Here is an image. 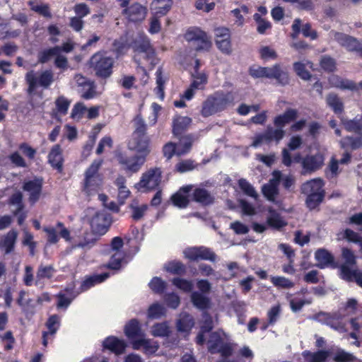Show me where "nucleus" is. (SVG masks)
Returning a JSON list of instances; mask_svg holds the SVG:
<instances>
[{"label":"nucleus","instance_id":"obj_1","mask_svg":"<svg viewBox=\"0 0 362 362\" xmlns=\"http://www.w3.org/2000/svg\"><path fill=\"white\" fill-rule=\"evenodd\" d=\"M234 99V95L231 92H216L209 96L203 103L201 111L202 115L207 117L221 112L233 104Z\"/></svg>","mask_w":362,"mask_h":362},{"label":"nucleus","instance_id":"obj_2","mask_svg":"<svg viewBox=\"0 0 362 362\" xmlns=\"http://www.w3.org/2000/svg\"><path fill=\"white\" fill-rule=\"evenodd\" d=\"M132 47L134 50V60L140 66L142 64L153 66L157 64L155 51L150 44V41L145 35H140L136 37Z\"/></svg>","mask_w":362,"mask_h":362},{"label":"nucleus","instance_id":"obj_3","mask_svg":"<svg viewBox=\"0 0 362 362\" xmlns=\"http://www.w3.org/2000/svg\"><path fill=\"white\" fill-rule=\"evenodd\" d=\"M102 160H94L85 172L82 192L88 197L97 194L102 189L103 179L98 173Z\"/></svg>","mask_w":362,"mask_h":362},{"label":"nucleus","instance_id":"obj_4","mask_svg":"<svg viewBox=\"0 0 362 362\" xmlns=\"http://www.w3.org/2000/svg\"><path fill=\"white\" fill-rule=\"evenodd\" d=\"M25 80L28 85L27 93L28 95H33L39 86L47 89L52 84L54 73L50 69H46L40 72L30 70L26 73Z\"/></svg>","mask_w":362,"mask_h":362},{"label":"nucleus","instance_id":"obj_5","mask_svg":"<svg viewBox=\"0 0 362 362\" xmlns=\"http://www.w3.org/2000/svg\"><path fill=\"white\" fill-rule=\"evenodd\" d=\"M86 216L88 217L93 232L100 235H104L111 223L109 214L105 211H97L93 208L86 210Z\"/></svg>","mask_w":362,"mask_h":362},{"label":"nucleus","instance_id":"obj_6","mask_svg":"<svg viewBox=\"0 0 362 362\" xmlns=\"http://www.w3.org/2000/svg\"><path fill=\"white\" fill-rule=\"evenodd\" d=\"M161 181V170L160 168H151L142 174L141 180L136 186L144 192L156 189Z\"/></svg>","mask_w":362,"mask_h":362},{"label":"nucleus","instance_id":"obj_7","mask_svg":"<svg viewBox=\"0 0 362 362\" xmlns=\"http://www.w3.org/2000/svg\"><path fill=\"white\" fill-rule=\"evenodd\" d=\"M113 63L112 58L99 53L94 54L90 59V64L96 74L103 78L109 77L111 75Z\"/></svg>","mask_w":362,"mask_h":362},{"label":"nucleus","instance_id":"obj_8","mask_svg":"<svg viewBox=\"0 0 362 362\" xmlns=\"http://www.w3.org/2000/svg\"><path fill=\"white\" fill-rule=\"evenodd\" d=\"M185 38L187 41L192 42L197 50H208L211 46L206 33L197 28L189 30L185 34Z\"/></svg>","mask_w":362,"mask_h":362},{"label":"nucleus","instance_id":"obj_9","mask_svg":"<svg viewBox=\"0 0 362 362\" xmlns=\"http://www.w3.org/2000/svg\"><path fill=\"white\" fill-rule=\"evenodd\" d=\"M186 258L191 261L209 260L216 261V254L209 248L205 247H192L185 249L183 252Z\"/></svg>","mask_w":362,"mask_h":362},{"label":"nucleus","instance_id":"obj_10","mask_svg":"<svg viewBox=\"0 0 362 362\" xmlns=\"http://www.w3.org/2000/svg\"><path fill=\"white\" fill-rule=\"evenodd\" d=\"M315 320L339 332H345V325L342 322V317L339 313H320L315 316Z\"/></svg>","mask_w":362,"mask_h":362},{"label":"nucleus","instance_id":"obj_11","mask_svg":"<svg viewBox=\"0 0 362 362\" xmlns=\"http://www.w3.org/2000/svg\"><path fill=\"white\" fill-rule=\"evenodd\" d=\"M215 42L220 51L229 54L231 52L230 31L226 28H218L214 30Z\"/></svg>","mask_w":362,"mask_h":362},{"label":"nucleus","instance_id":"obj_12","mask_svg":"<svg viewBox=\"0 0 362 362\" xmlns=\"http://www.w3.org/2000/svg\"><path fill=\"white\" fill-rule=\"evenodd\" d=\"M128 147L130 150L136 151L139 156L146 158L151 152L150 139L148 136H132Z\"/></svg>","mask_w":362,"mask_h":362},{"label":"nucleus","instance_id":"obj_13","mask_svg":"<svg viewBox=\"0 0 362 362\" xmlns=\"http://www.w3.org/2000/svg\"><path fill=\"white\" fill-rule=\"evenodd\" d=\"M119 164L124 166V168L132 173L139 171L146 161L144 156L136 155L132 157L126 156L124 154H119L117 156Z\"/></svg>","mask_w":362,"mask_h":362},{"label":"nucleus","instance_id":"obj_14","mask_svg":"<svg viewBox=\"0 0 362 362\" xmlns=\"http://www.w3.org/2000/svg\"><path fill=\"white\" fill-rule=\"evenodd\" d=\"M281 179V173L276 170L272 173V178L269 183L263 185L262 191L264 196L270 202H275L276 196L279 193L278 185Z\"/></svg>","mask_w":362,"mask_h":362},{"label":"nucleus","instance_id":"obj_15","mask_svg":"<svg viewBox=\"0 0 362 362\" xmlns=\"http://www.w3.org/2000/svg\"><path fill=\"white\" fill-rule=\"evenodd\" d=\"M43 230L47 233V241L50 244H55L58 242V231L59 232L62 238L65 239L66 241L70 240V232L64 226V224L62 222H58L56 227H44Z\"/></svg>","mask_w":362,"mask_h":362},{"label":"nucleus","instance_id":"obj_16","mask_svg":"<svg viewBox=\"0 0 362 362\" xmlns=\"http://www.w3.org/2000/svg\"><path fill=\"white\" fill-rule=\"evenodd\" d=\"M122 13L129 21L135 23L141 22L146 16L147 8L139 3H134L130 6L125 8Z\"/></svg>","mask_w":362,"mask_h":362},{"label":"nucleus","instance_id":"obj_17","mask_svg":"<svg viewBox=\"0 0 362 362\" xmlns=\"http://www.w3.org/2000/svg\"><path fill=\"white\" fill-rule=\"evenodd\" d=\"M324 163L323 156L317 153L315 155L307 156L302 160L303 173L314 172L320 168Z\"/></svg>","mask_w":362,"mask_h":362},{"label":"nucleus","instance_id":"obj_18","mask_svg":"<svg viewBox=\"0 0 362 362\" xmlns=\"http://www.w3.org/2000/svg\"><path fill=\"white\" fill-rule=\"evenodd\" d=\"M42 186V180L35 178L33 180L27 181L23 185V189L29 192V201L34 204L40 197Z\"/></svg>","mask_w":362,"mask_h":362},{"label":"nucleus","instance_id":"obj_19","mask_svg":"<svg viewBox=\"0 0 362 362\" xmlns=\"http://www.w3.org/2000/svg\"><path fill=\"white\" fill-rule=\"evenodd\" d=\"M264 77L275 78L283 85L289 82L288 73L283 70L279 64H275L272 67H264Z\"/></svg>","mask_w":362,"mask_h":362},{"label":"nucleus","instance_id":"obj_20","mask_svg":"<svg viewBox=\"0 0 362 362\" xmlns=\"http://www.w3.org/2000/svg\"><path fill=\"white\" fill-rule=\"evenodd\" d=\"M329 37L349 51L356 50L358 48V41L355 38L346 34L331 31L329 33Z\"/></svg>","mask_w":362,"mask_h":362},{"label":"nucleus","instance_id":"obj_21","mask_svg":"<svg viewBox=\"0 0 362 362\" xmlns=\"http://www.w3.org/2000/svg\"><path fill=\"white\" fill-rule=\"evenodd\" d=\"M46 326L48 329L47 332H44L42 334V344L45 346H47L48 340L52 339L57 332L59 327V317L56 315H52L48 319Z\"/></svg>","mask_w":362,"mask_h":362},{"label":"nucleus","instance_id":"obj_22","mask_svg":"<svg viewBox=\"0 0 362 362\" xmlns=\"http://www.w3.org/2000/svg\"><path fill=\"white\" fill-rule=\"evenodd\" d=\"M192 189V185H187L180 188L178 192L173 194L171 199L174 205L179 208L186 207L189 203L188 194Z\"/></svg>","mask_w":362,"mask_h":362},{"label":"nucleus","instance_id":"obj_23","mask_svg":"<svg viewBox=\"0 0 362 362\" xmlns=\"http://www.w3.org/2000/svg\"><path fill=\"white\" fill-rule=\"evenodd\" d=\"M341 277L347 281H356L362 288V272L352 270L346 265H342L340 268Z\"/></svg>","mask_w":362,"mask_h":362},{"label":"nucleus","instance_id":"obj_24","mask_svg":"<svg viewBox=\"0 0 362 362\" xmlns=\"http://www.w3.org/2000/svg\"><path fill=\"white\" fill-rule=\"evenodd\" d=\"M78 293V292L74 291V286L66 287L64 292H60L57 295V307L66 308Z\"/></svg>","mask_w":362,"mask_h":362},{"label":"nucleus","instance_id":"obj_25","mask_svg":"<svg viewBox=\"0 0 362 362\" xmlns=\"http://www.w3.org/2000/svg\"><path fill=\"white\" fill-rule=\"evenodd\" d=\"M171 6V0H153L150 8L153 15L160 17L165 15Z\"/></svg>","mask_w":362,"mask_h":362},{"label":"nucleus","instance_id":"obj_26","mask_svg":"<svg viewBox=\"0 0 362 362\" xmlns=\"http://www.w3.org/2000/svg\"><path fill=\"white\" fill-rule=\"evenodd\" d=\"M323 185L324 182L322 179L315 178L304 183L302 185L301 190L305 194H324Z\"/></svg>","mask_w":362,"mask_h":362},{"label":"nucleus","instance_id":"obj_27","mask_svg":"<svg viewBox=\"0 0 362 362\" xmlns=\"http://www.w3.org/2000/svg\"><path fill=\"white\" fill-rule=\"evenodd\" d=\"M268 212L269 215L267 218V223L269 227L276 230H280L287 225L286 221L274 209L269 207Z\"/></svg>","mask_w":362,"mask_h":362},{"label":"nucleus","instance_id":"obj_28","mask_svg":"<svg viewBox=\"0 0 362 362\" xmlns=\"http://www.w3.org/2000/svg\"><path fill=\"white\" fill-rule=\"evenodd\" d=\"M132 346L133 349L136 350L143 348L146 354H154L158 349V344L156 341L144 338L135 340L132 344Z\"/></svg>","mask_w":362,"mask_h":362},{"label":"nucleus","instance_id":"obj_29","mask_svg":"<svg viewBox=\"0 0 362 362\" xmlns=\"http://www.w3.org/2000/svg\"><path fill=\"white\" fill-rule=\"evenodd\" d=\"M48 160L51 165L59 171L62 170L63 158L59 145H55L48 155Z\"/></svg>","mask_w":362,"mask_h":362},{"label":"nucleus","instance_id":"obj_30","mask_svg":"<svg viewBox=\"0 0 362 362\" xmlns=\"http://www.w3.org/2000/svg\"><path fill=\"white\" fill-rule=\"evenodd\" d=\"M329 83L332 87L343 90H354L357 88L356 84L352 81L341 78L336 75H332L329 78Z\"/></svg>","mask_w":362,"mask_h":362},{"label":"nucleus","instance_id":"obj_31","mask_svg":"<svg viewBox=\"0 0 362 362\" xmlns=\"http://www.w3.org/2000/svg\"><path fill=\"white\" fill-rule=\"evenodd\" d=\"M341 122L347 132L362 136V116L356 117L353 119L341 118Z\"/></svg>","mask_w":362,"mask_h":362},{"label":"nucleus","instance_id":"obj_32","mask_svg":"<svg viewBox=\"0 0 362 362\" xmlns=\"http://www.w3.org/2000/svg\"><path fill=\"white\" fill-rule=\"evenodd\" d=\"M103 346L105 349L110 350L117 355L122 354L126 346L124 341L114 337H107L103 341Z\"/></svg>","mask_w":362,"mask_h":362},{"label":"nucleus","instance_id":"obj_33","mask_svg":"<svg viewBox=\"0 0 362 362\" xmlns=\"http://www.w3.org/2000/svg\"><path fill=\"white\" fill-rule=\"evenodd\" d=\"M315 258L317 262V266L321 269L328 267L334 262L332 254L325 249H319L315 253Z\"/></svg>","mask_w":362,"mask_h":362},{"label":"nucleus","instance_id":"obj_34","mask_svg":"<svg viewBox=\"0 0 362 362\" xmlns=\"http://www.w3.org/2000/svg\"><path fill=\"white\" fill-rule=\"evenodd\" d=\"M327 105L335 114H341L344 111V103L341 99L335 93H329L325 98Z\"/></svg>","mask_w":362,"mask_h":362},{"label":"nucleus","instance_id":"obj_35","mask_svg":"<svg viewBox=\"0 0 362 362\" xmlns=\"http://www.w3.org/2000/svg\"><path fill=\"white\" fill-rule=\"evenodd\" d=\"M194 320L192 316L187 313H182L177 322V330L180 332H187L194 326Z\"/></svg>","mask_w":362,"mask_h":362},{"label":"nucleus","instance_id":"obj_36","mask_svg":"<svg viewBox=\"0 0 362 362\" xmlns=\"http://www.w3.org/2000/svg\"><path fill=\"white\" fill-rule=\"evenodd\" d=\"M18 232L12 229L4 236L2 246L5 249V253H11L13 249L17 240Z\"/></svg>","mask_w":362,"mask_h":362},{"label":"nucleus","instance_id":"obj_37","mask_svg":"<svg viewBox=\"0 0 362 362\" xmlns=\"http://www.w3.org/2000/svg\"><path fill=\"white\" fill-rule=\"evenodd\" d=\"M109 277L108 273H103L101 274H96L91 276H89L86 279H85L81 284V291H86L90 287L95 286L97 284L101 283L104 281Z\"/></svg>","mask_w":362,"mask_h":362},{"label":"nucleus","instance_id":"obj_38","mask_svg":"<svg viewBox=\"0 0 362 362\" xmlns=\"http://www.w3.org/2000/svg\"><path fill=\"white\" fill-rule=\"evenodd\" d=\"M194 200L203 205H208L214 202V197L207 190L202 188H197L193 193Z\"/></svg>","mask_w":362,"mask_h":362},{"label":"nucleus","instance_id":"obj_39","mask_svg":"<svg viewBox=\"0 0 362 362\" xmlns=\"http://www.w3.org/2000/svg\"><path fill=\"white\" fill-rule=\"evenodd\" d=\"M54 272V269L51 265H40L37 272L35 285H38L45 279L52 278Z\"/></svg>","mask_w":362,"mask_h":362},{"label":"nucleus","instance_id":"obj_40","mask_svg":"<svg viewBox=\"0 0 362 362\" xmlns=\"http://www.w3.org/2000/svg\"><path fill=\"white\" fill-rule=\"evenodd\" d=\"M61 52V47L56 46L54 47L45 49L38 53L37 59L38 62L42 64H45L49 62L53 57L58 55Z\"/></svg>","mask_w":362,"mask_h":362},{"label":"nucleus","instance_id":"obj_41","mask_svg":"<svg viewBox=\"0 0 362 362\" xmlns=\"http://www.w3.org/2000/svg\"><path fill=\"white\" fill-rule=\"evenodd\" d=\"M284 130L283 129H279V127L274 129L272 127H267L266 131L264 132L266 142H270L272 141L279 142L284 138Z\"/></svg>","mask_w":362,"mask_h":362},{"label":"nucleus","instance_id":"obj_42","mask_svg":"<svg viewBox=\"0 0 362 362\" xmlns=\"http://www.w3.org/2000/svg\"><path fill=\"white\" fill-rule=\"evenodd\" d=\"M30 9L44 17L51 18L52 14L49 11V8L47 4H43L37 0H33L29 1Z\"/></svg>","mask_w":362,"mask_h":362},{"label":"nucleus","instance_id":"obj_43","mask_svg":"<svg viewBox=\"0 0 362 362\" xmlns=\"http://www.w3.org/2000/svg\"><path fill=\"white\" fill-rule=\"evenodd\" d=\"M191 299L194 305L199 309L207 308L210 304L209 298L197 291L192 293Z\"/></svg>","mask_w":362,"mask_h":362},{"label":"nucleus","instance_id":"obj_44","mask_svg":"<svg viewBox=\"0 0 362 362\" xmlns=\"http://www.w3.org/2000/svg\"><path fill=\"white\" fill-rule=\"evenodd\" d=\"M238 186L242 192L247 196L257 199L259 194L255 187L245 179L241 178L238 180Z\"/></svg>","mask_w":362,"mask_h":362},{"label":"nucleus","instance_id":"obj_45","mask_svg":"<svg viewBox=\"0 0 362 362\" xmlns=\"http://www.w3.org/2000/svg\"><path fill=\"white\" fill-rule=\"evenodd\" d=\"M342 148H351L352 150L362 147V139L359 137L346 136L340 141Z\"/></svg>","mask_w":362,"mask_h":362},{"label":"nucleus","instance_id":"obj_46","mask_svg":"<svg viewBox=\"0 0 362 362\" xmlns=\"http://www.w3.org/2000/svg\"><path fill=\"white\" fill-rule=\"evenodd\" d=\"M192 119L188 117H177L173 121V134L179 135L191 123Z\"/></svg>","mask_w":362,"mask_h":362},{"label":"nucleus","instance_id":"obj_47","mask_svg":"<svg viewBox=\"0 0 362 362\" xmlns=\"http://www.w3.org/2000/svg\"><path fill=\"white\" fill-rule=\"evenodd\" d=\"M170 331L167 322L156 323L151 327V334L154 337H167Z\"/></svg>","mask_w":362,"mask_h":362},{"label":"nucleus","instance_id":"obj_48","mask_svg":"<svg viewBox=\"0 0 362 362\" xmlns=\"http://www.w3.org/2000/svg\"><path fill=\"white\" fill-rule=\"evenodd\" d=\"M130 208L132 211V217L133 218V219L138 221L140 220L144 216L145 212L148 209V205H139L136 201H134L130 204Z\"/></svg>","mask_w":362,"mask_h":362},{"label":"nucleus","instance_id":"obj_49","mask_svg":"<svg viewBox=\"0 0 362 362\" xmlns=\"http://www.w3.org/2000/svg\"><path fill=\"white\" fill-rule=\"evenodd\" d=\"M135 129L132 136H141L146 135V125L140 115H137L134 119Z\"/></svg>","mask_w":362,"mask_h":362},{"label":"nucleus","instance_id":"obj_50","mask_svg":"<svg viewBox=\"0 0 362 362\" xmlns=\"http://www.w3.org/2000/svg\"><path fill=\"white\" fill-rule=\"evenodd\" d=\"M125 334L129 338H134L139 334L140 325L137 320L133 319L129 322L124 328Z\"/></svg>","mask_w":362,"mask_h":362},{"label":"nucleus","instance_id":"obj_51","mask_svg":"<svg viewBox=\"0 0 362 362\" xmlns=\"http://www.w3.org/2000/svg\"><path fill=\"white\" fill-rule=\"evenodd\" d=\"M165 313V308L158 303L152 304L148 310V317L151 319L160 318L164 315Z\"/></svg>","mask_w":362,"mask_h":362},{"label":"nucleus","instance_id":"obj_52","mask_svg":"<svg viewBox=\"0 0 362 362\" xmlns=\"http://www.w3.org/2000/svg\"><path fill=\"white\" fill-rule=\"evenodd\" d=\"M222 344V339L221 335L218 332H213L210 335L208 341L209 351L211 354L216 353L218 347Z\"/></svg>","mask_w":362,"mask_h":362},{"label":"nucleus","instance_id":"obj_53","mask_svg":"<svg viewBox=\"0 0 362 362\" xmlns=\"http://www.w3.org/2000/svg\"><path fill=\"white\" fill-rule=\"evenodd\" d=\"M110 260L107 267L112 269H118L121 267L122 262L124 259V253L123 252H111Z\"/></svg>","mask_w":362,"mask_h":362},{"label":"nucleus","instance_id":"obj_54","mask_svg":"<svg viewBox=\"0 0 362 362\" xmlns=\"http://www.w3.org/2000/svg\"><path fill=\"white\" fill-rule=\"evenodd\" d=\"M271 282L274 286L281 288H291L294 286V283L284 276H272Z\"/></svg>","mask_w":362,"mask_h":362},{"label":"nucleus","instance_id":"obj_55","mask_svg":"<svg viewBox=\"0 0 362 362\" xmlns=\"http://www.w3.org/2000/svg\"><path fill=\"white\" fill-rule=\"evenodd\" d=\"M70 105V101L64 96H59L55 100L56 110L61 115L67 113Z\"/></svg>","mask_w":362,"mask_h":362},{"label":"nucleus","instance_id":"obj_56","mask_svg":"<svg viewBox=\"0 0 362 362\" xmlns=\"http://www.w3.org/2000/svg\"><path fill=\"white\" fill-rule=\"evenodd\" d=\"M248 13L249 8L245 5L231 11V13L235 17V23L238 26H242L245 22L243 15H246Z\"/></svg>","mask_w":362,"mask_h":362},{"label":"nucleus","instance_id":"obj_57","mask_svg":"<svg viewBox=\"0 0 362 362\" xmlns=\"http://www.w3.org/2000/svg\"><path fill=\"white\" fill-rule=\"evenodd\" d=\"M156 84L157 86L155 88V91L158 95V98L160 99H163L164 98V84L165 83V80L163 78L162 76L161 69H158L156 73Z\"/></svg>","mask_w":362,"mask_h":362},{"label":"nucleus","instance_id":"obj_58","mask_svg":"<svg viewBox=\"0 0 362 362\" xmlns=\"http://www.w3.org/2000/svg\"><path fill=\"white\" fill-rule=\"evenodd\" d=\"M306 199V204L310 209L316 208L322 201L324 194H308Z\"/></svg>","mask_w":362,"mask_h":362},{"label":"nucleus","instance_id":"obj_59","mask_svg":"<svg viewBox=\"0 0 362 362\" xmlns=\"http://www.w3.org/2000/svg\"><path fill=\"white\" fill-rule=\"evenodd\" d=\"M306 64L302 62H295L293 69L296 74L303 80H309L311 77L310 74L305 69Z\"/></svg>","mask_w":362,"mask_h":362},{"label":"nucleus","instance_id":"obj_60","mask_svg":"<svg viewBox=\"0 0 362 362\" xmlns=\"http://www.w3.org/2000/svg\"><path fill=\"white\" fill-rule=\"evenodd\" d=\"M173 284L178 288L185 291L189 292L193 288V283L192 281L183 279L181 278H175L173 280Z\"/></svg>","mask_w":362,"mask_h":362},{"label":"nucleus","instance_id":"obj_61","mask_svg":"<svg viewBox=\"0 0 362 362\" xmlns=\"http://www.w3.org/2000/svg\"><path fill=\"white\" fill-rule=\"evenodd\" d=\"M23 282L27 286H31L33 284H35L33 269L30 265H27L25 267L24 274L23 276Z\"/></svg>","mask_w":362,"mask_h":362},{"label":"nucleus","instance_id":"obj_62","mask_svg":"<svg viewBox=\"0 0 362 362\" xmlns=\"http://www.w3.org/2000/svg\"><path fill=\"white\" fill-rule=\"evenodd\" d=\"M165 269L167 272L172 274H181L185 272V266L180 262H170L165 265Z\"/></svg>","mask_w":362,"mask_h":362},{"label":"nucleus","instance_id":"obj_63","mask_svg":"<svg viewBox=\"0 0 362 362\" xmlns=\"http://www.w3.org/2000/svg\"><path fill=\"white\" fill-rule=\"evenodd\" d=\"M308 362H324L328 357V352L325 351H319L316 353H306Z\"/></svg>","mask_w":362,"mask_h":362},{"label":"nucleus","instance_id":"obj_64","mask_svg":"<svg viewBox=\"0 0 362 362\" xmlns=\"http://www.w3.org/2000/svg\"><path fill=\"white\" fill-rule=\"evenodd\" d=\"M149 287L153 292L161 293L163 292L165 288V283L161 279L158 277H154L150 281Z\"/></svg>","mask_w":362,"mask_h":362}]
</instances>
